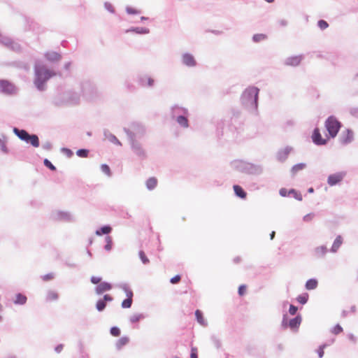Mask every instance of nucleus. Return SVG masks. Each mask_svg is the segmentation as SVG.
<instances>
[{
    "mask_svg": "<svg viewBox=\"0 0 358 358\" xmlns=\"http://www.w3.org/2000/svg\"><path fill=\"white\" fill-rule=\"evenodd\" d=\"M133 149L134 150V152H136V154L138 156H141V157H145V151L143 150V149L139 145H133Z\"/></svg>",
    "mask_w": 358,
    "mask_h": 358,
    "instance_id": "obj_24",
    "label": "nucleus"
},
{
    "mask_svg": "<svg viewBox=\"0 0 358 358\" xmlns=\"http://www.w3.org/2000/svg\"><path fill=\"white\" fill-rule=\"evenodd\" d=\"M110 334L113 336H119L120 335V330L119 328L114 327L110 329Z\"/></svg>",
    "mask_w": 358,
    "mask_h": 358,
    "instance_id": "obj_38",
    "label": "nucleus"
},
{
    "mask_svg": "<svg viewBox=\"0 0 358 358\" xmlns=\"http://www.w3.org/2000/svg\"><path fill=\"white\" fill-rule=\"evenodd\" d=\"M2 320V316L0 315V321Z\"/></svg>",
    "mask_w": 358,
    "mask_h": 358,
    "instance_id": "obj_59",
    "label": "nucleus"
},
{
    "mask_svg": "<svg viewBox=\"0 0 358 358\" xmlns=\"http://www.w3.org/2000/svg\"><path fill=\"white\" fill-rule=\"evenodd\" d=\"M157 185V180L154 178H150L146 181V186L149 189H153Z\"/></svg>",
    "mask_w": 358,
    "mask_h": 358,
    "instance_id": "obj_20",
    "label": "nucleus"
},
{
    "mask_svg": "<svg viewBox=\"0 0 358 358\" xmlns=\"http://www.w3.org/2000/svg\"><path fill=\"white\" fill-rule=\"evenodd\" d=\"M195 316L196 317L197 322L200 324H201L203 326L206 325V321H205V320L203 318V314H202V313L199 310H196Z\"/></svg>",
    "mask_w": 358,
    "mask_h": 358,
    "instance_id": "obj_23",
    "label": "nucleus"
},
{
    "mask_svg": "<svg viewBox=\"0 0 358 358\" xmlns=\"http://www.w3.org/2000/svg\"><path fill=\"white\" fill-rule=\"evenodd\" d=\"M289 194L293 195V196L298 201L302 200V195L296 190H294V189H289Z\"/></svg>",
    "mask_w": 358,
    "mask_h": 358,
    "instance_id": "obj_32",
    "label": "nucleus"
},
{
    "mask_svg": "<svg viewBox=\"0 0 358 358\" xmlns=\"http://www.w3.org/2000/svg\"><path fill=\"white\" fill-rule=\"evenodd\" d=\"M138 255H139V257L141 259V260L142 261V262L144 264H147L150 262V260L147 257L145 253L144 252V251L143 250H141L139 252H138Z\"/></svg>",
    "mask_w": 358,
    "mask_h": 358,
    "instance_id": "obj_31",
    "label": "nucleus"
},
{
    "mask_svg": "<svg viewBox=\"0 0 358 358\" xmlns=\"http://www.w3.org/2000/svg\"><path fill=\"white\" fill-rule=\"evenodd\" d=\"M181 277L179 275H176V276L171 278L170 282L172 284H177L180 281Z\"/></svg>",
    "mask_w": 358,
    "mask_h": 358,
    "instance_id": "obj_43",
    "label": "nucleus"
},
{
    "mask_svg": "<svg viewBox=\"0 0 358 358\" xmlns=\"http://www.w3.org/2000/svg\"><path fill=\"white\" fill-rule=\"evenodd\" d=\"M301 322V316L298 315L296 317L289 320V327L292 329H297L299 327Z\"/></svg>",
    "mask_w": 358,
    "mask_h": 358,
    "instance_id": "obj_13",
    "label": "nucleus"
},
{
    "mask_svg": "<svg viewBox=\"0 0 358 358\" xmlns=\"http://www.w3.org/2000/svg\"><path fill=\"white\" fill-rule=\"evenodd\" d=\"M233 188H234V192L237 196H238L241 199L246 198L247 194L241 186H239L238 185H234Z\"/></svg>",
    "mask_w": 358,
    "mask_h": 358,
    "instance_id": "obj_14",
    "label": "nucleus"
},
{
    "mask_svg": "<svg viewBox=\"0 0 358 358\" xmlns=\"http://www.w3.org/2000/svg\"><path fill=\"white\" fill-rule=\"evenodd\" d=\"M111 231V228L108 226H104L100 229V230H98L96 231V234L99 236H101V234H109Z\"/></svg>",
    "mask_w": 358,
    "mask_h": 358,
    "instance_id": "obj_27",
    "label": "nucleus"
},
{
    "mask_svg": "<svg viewBox=\"0 0 358 358\" xmlns=\"http://www.w3.org/2000/svg\"><path fill=\"white\" fill-rule=\"evenodd\" d=\"M308 192H313V188H310V189H308Z\"/></svg>",
    "mask_w": 358,
    "mask_h": 358,
    "instance_id": "obj_57",
    "label": "nucleus"
},
{
    "mask_svg": "<svg viewBox=\"0 0 358 358\" xmlns=\"http://www.w3.org/2000/svg\"><path fill=\"white\" fill-rule=\"evenodd\" d=\"M127 299L122 302V307L123 308H129L132 304L133 292L129 289H125Z\"/></svg>",
    "mask_w": 358,
    "mask_h": 358,
    "instance_id": "obj_8",
    "label": "nucleus"
},
{
    "mask_svg": "<svg viewBox=\"0 0 358 358\" xmlns=\"http://www.w3.org/2000/svg\"><path fill=\"white\" fill-rule=\"evenodd\" d=\"M312 139L313 141L316 145H324L329 139V137H328V136H326L325 138H322L320 132V129L318 128H316L313 131Z\"/></svg>",
    "mask_w": 358,
    "mask_h": 358,
    "instance_id": "obj_4",
    "label": "nucleus"
},
{
    "mask_svg": "<svg viewBox=\"0 0 358 358\" xmlns=\"http://www.w3.org/2000/svg\"><path fill=\"white\" fill-rule=\"evenodd\" d=\"M280 194L282 196L285 197V196L289 195L290 194H289V190H287L286 188H281L280 189Z\"/></svg>",
    "mask_w": 358,
    "mask_h": 358,
    "instance_id": "obj_46",
    "label": "nucleus"
},
{
    "mask_svg": "<svg viewBox=\"0 0 358 358\" xmlns=\"http://www.w3.org/2000/svg\"><path fill=\"white\" fill-rule=\"evenodd\" d=\"M345 173L342 172L330 175L327 180L328 184L330 186H334L340 182L343 179Z\"/></svg>",
    "mask_w": 358,
    "mask_h": 358,
    "instance_id": "obj_6",
    "label": "nucleus"
},
{
    "mask_svg": "<svg viewBox=\"0 0 358 358\" xmlns=\"http://www.w3.org/2000/svg\"><path fill=\"white\" fill-rule=\"evenodd\" d=\"M129 341V338L122 337L116 342V348L117 349H121L123 346L126 345Z\"/></svg>",
    "mask_w": 358,
    "mask_h": 358,
    "instance_id": "obj_22",
    "label": "nucleus"
},
{
    "mask_svg": "<svg viewBox=\"0 0 358 358\" xmlns=\"http://www.w3.org/2000/svg\"><path fill=\"white\" fill-rule=\"evenodd\" d=\"M317 280L315 279H310L306 283V288L308 290L314 289L317 286Z\"/></svg>",
    "mask_w": 358,
    "mask_h": 358,
    "instance_id": "obj_18",
    "label": "nucleus"
},
{
    "mask_svg": "<svg viewBox=\"0 0 358 358\" xmlns=\"http://www.w3.org/2000/svg\"><path fill=\"white\" fill-rule=\"evenodd\" d=\"M342 331H343V328L339 324L336 325L332 329V333L334 334H338L341 333Z\"/></svg>",
    "mask_w": 358,
    "mask_h": 358,
    "instance_id": "obj_41",
    "label": "nucleus"
},
{
    "mask_svg": "<svg viewBox=\"0 0 358 358\" xmlns=\"http://www.w3.org/2000/svg\"><path fill=\"white\" fill-rule=\"evenodd\" d=\"M301 61V57L300 56H295L289 57L286 61V64L288 66H298Z\"/></svg>",
    "mask_w": 358,
    "mask_h": 358,
    "instance_id": "obj_12",
    "label": "nucleus"
},
{
    "mask_svg": "<svg viewBox=\"0 0 358 358\" xmlns=\"http://www.w3.org/2000/svg\"><path fill=\"white\" fill-rule=\"evenodd\" d=\"M190 358H198L197 350L196 348H192L191 350Z\"/></svg>",
    "mask_w": 358,
    "mask_h": 358,
    "instance_id": "obj_48",
    "label": "nucleus"
},
{
    "mask_svg": "<svg viewBox=\"0 0 358 358\" xmlns=\"http://www.w3.org/2000/svg\"><path fill=\"white\" fill-rule=\"evenodd\" d=\"M63 345L60 344L55 348V351L58 353L61 352L63 350Z\"/></svg>",
    "mask_w": 358,
    "mask_h": 358,
    "instance_id": "obj_52",
    "label": "nucleus"
},
{
    "mask_svg": "<svg viewBox=\"0 0 358 358\" xmlns=\"http://www.w3.org/2000/svg\"><path fill=\"white\" fill-rule=\"evenodd\" d=\"M306 167V164L305 163H299V164H297L296 165H294L292 168V173L295 175L299 171H302Z\"/></svg>",
    "mask_w": 358,
    "mask_h": 358,
    "instance_id": "obj_19",
    "label": "nucleus"
},
{
    "mask_svg": "<svg viewBox=\"0 0 358 358\" xmlns=\"http://www.w3.org/2000/svg\"><path fill=\"white\" fill-rule=\"evenodd\" d=\"M13 131L21 140L24 141L27 143H30L34 148L39 146V139L36 135H30L27 131L23 129L20 130L17 128H15Z\"/></svg>",
    "mask_w": 358,
    "mask_h": 358,
    "instance_id": "obj_2",
    "label": "nucleus"
},
{
    "mask_svg": "<svg viewBox=\"0 0 358 358\" xmlns=\"http://www.w3.org/2000/svg\"><path fill=\"white\" fill-rule=\"evenodd\" d=\"M317 24L318 27L322 30L327 29L329 27L328 23L323 20H319Z\"/></svg>",
    "mask_w": 358,
    "mask_h": 358,
    "instance_id": "obj_37",
    "label": "nucleus"
},
{
    "mask_svg": "<svg viewBox=\"0 0 358 358\" xmlns=\"http://www.w3.org/2000/svg\"><path fill=\"white\" fill-rule=\"evenodd\" d=\"M324 346H320L317 350L320 358H322L324 355Z\"/></svg>",
    "mask_w": 358,
    "mask_h": 358,
    "instance_id": "obj_49",
    "label": "nucleus"
},
{
    "mask_svg": "<svg viewBox=\"0 0 358 358\" xmlns=\"http://www.w3.org/2000/svg\"><path fill=\"white\" fill-rule=\"evenodd\" d=\"M55 73L46 69L44 66L36 69L35 84L39 90H43L45 82L54 76Z\"/></svg>",
    "mask_w": 358,
    "mask_h": 358,
    "instance_id": "obj_1",
    "label": "nucleus"
},
{
    "mask_svg": "<svg viewBox=\"0 0 358 358\" xmlns=\"http://www.w3.org/2000/svg\"><path fill=\"white\" fill-rule=\"evenodd\" d=\"M275 236V231H273L271 234V239H273Z\"/></svg>",
    "mask_w": 358,
    "mask_h": 358,
    "instance_id": "obj_55",
    "label": "nucleus"
},
{
    "mask_svg": "<svg viewBox=\"0 0 358 358\" xmlns=\"http://www.w3.org/2000/svg\"><path fill=\"white\" fill-rule=\"evenodd\" d=\"M44 164L47 167H48L50 169H51L52 171H55L56 170L55 166L47 159H45L44 160Z\"/></svg>",
    "mask_w": 358,
    "mask_h": 358,
    "instance_id": "obj_42",
    "label": "nucleus"
},
{
    "mask_svg": "<svg viewBox=\"0 0 358 358\" xmlns=\"http://www.w3.org/2000/svg\"><path fill=\"white\" fill-rule=\"evenodd\" d=\"M112 286L108 282H101L100 283L96 288V292L99 294H101L106 291L111 289Z\"/></svg>",
    "mask_w": 358,
    "mask_h": 358,
    "instance_id": "obj_9",
    "label": "nucleus"
},
{
    "mask_svg": "<svg viewBox=\"0 0 358 358\" xmlns=\"http://www.w3.org/2000/svg\"><path fill=\"white\" fill-rule=\"evenodd\" d=\"M267 36L263 34H257L253 36V41L256 43L260 42L266 39Z\"/></svg>",
    "mask_w": 358,
    "mask_h": 358,
    "instance_id": "obj_30",
    "label": "nucleus"
},
{
    "mask_svg": "<svg viewBox=\"0 0 358 358\" xmlns=\"http://www.w3.org/2000/svg\"><path fill=\"white\" fill-rule=\"evenodd\" d=\"M106 244L105 245V249L108 251L110 250L111 248H112V245H113V242H112V238L110 236H107L106 238Z\"/></svg>",
    "mask_w": 358,
    "mask_h": 358,
    "instance_id": "obj_34",
    "label": "nucleus"
},
{
    "mask_svg": "<svg viewBox=\"0 0 358 358\" xmlns=\"http://www.w3.org/2000/svg\"><path fill=\"white\" fill-rule=\"evenodd\" d=\"M106 307V302L103 300H99L96 303V308L99 311H102Z\"/></svg>",
    "mask_w": 358,
    "mask_h": 358,
    "instance_id": "obj_35",
    "label": "nucleus"
},
{
    "mask_svg": "<svg viewBox=\"0 0 358 358\" xmlns=\"http://www.w3.org/2000/svg\"><path fill=\"white\" fill-rule=\"evenodd\" d=\"M182 62L188 66H194L196 64V61L194 57L190 54H185L182 56Z\"/></svg>",
    "mask_w": 358,
    "mask_h": 358,
    "instance_id": "obj_10",
    "label": "nucleus"
},
{
    "mask_svg": "<svg viewBox=\"0 0 358 358\" xmlns=\"http://www.w3.org/2000/svg\"><path fill=\"white\" fill-rule=\"evenodd\" d=\"M177 122L178 124H180L181 126L187 128L188 127V120L184 116H178L177 118Z\"/></svg>",
    "mask_w": 358,
    "mask_h": 358,
    "instance_id": "obj_26",
    "label": "nucleus"
},
{
    "mask_svg": "<svg viewBox=\"0 0 358 358\" xmlns=\"http://www.w3.org/2000/svg\"><path fill=\"white\" fill-rule=\"evenodd\" d=\"M46 58L50 61H59L61 59V56L56 52H50L45 54Z\"/></svg>",
    "mask_w": 358,
    "mask_h": 358,
    "instance_id": "obj_15",
    "label": "nucleus"
},
{
    "mask_svg": "<svg viewBox=\"0 0 358 358\" xmlns=\"http://www.w3.org/2000/svg\"><path fill=\"white\" fill-rule=\"evenodd\" d=\"M341 244H342V238H341V236H338L336 237V238L335 239V241L332 245V247H331L332 252H336L337 250L339 248V247L341 245Z\"/></svg>",
    "mask_w": 358,
    "mask_h": 358,
    "instance_id": "obj_21",
    "label": "nucleus"
},
{
    "mask_svg": "<svg viewBox=\"0 0 358 358\" xmlns=\"http://www.w3.org/2000/svg\"><path fill=\"white\" fill-rule=\"evenodd\" d=\"M314 217L313 214H308L306 216H304L303 219L305 221H310Z\"/></svg>",
    "mask_w": 358,
    "mask_h": 358,
    "instance_id": "obj_50",
    "label": "nucleus"
},
{
    "mask_svg": "<svg viewBox=\"0 0 358 358\" xmlns=\"http://www.w3.org/2000/svg\"><path fill=\"white\" fill-rule=\"evenodd\" d=\"M287 155H288V152H284V157H284V158H286V157H287Z\"/></svg>",
    "mask_w": 358,
    "mask_h": 358,
    "instance_id": "obj_56",
    "label": "nucleus"
},
{
    "mask_svg": "<svg viewBox=\"0 0 358 358\" xmlns=\"http://www.w3.org/2000/svg\"><path fill=\"white\" fill-rule=\"evenodd\" d=\"M353 132L350 129H345L340 136V141L343 144H348L353 140Z\"/></svg>",
    "mask_w": 358,
    "mask_h": 358,
    "instance_id": "obj_5",
    "label": "nucleus"
},
{
    "mask_svg": "<svg viewBox=\"0 0 358 358\" xmlns=\"http://www.w3.org/2000/svg\"><path fill=\"white\" fill-rule=\"evenodd\" d=\"M247 287L245 285H241L238 287V294L243 296L246 293Z\"/></svg>",
    "mask_w": 358,
    "mask_h": 358,
    "instance_id": "obj_39",
    "label": "nucleus"
},
{
    "mask_svg": "<svg viewBox=\"0 0 358 358\" xmlns=\"http://www.w3.org/2000/svg\"><path fill=\"white\" fill-rule=\"evenodd\" d=\"M146 80H147V82H148V85L149 86H152L153 85V83H154V80L153 79H152L150 78H146Z\"/></svg>",
    "mask_w": 358,
    "mask_h": 358,
    "instance_id": "obj_53",
    "label": "nucleus"
},
{
    "mask_svg": "<svg viewBox=\"0 0 358 358\" xmlns=\"http://www.w3.org/2000/svg\"><path fill=\"white\" fill-rule=\"evenodd\" d=\"M174 358H178V357H174Z\"/></svg>",
    "mask_w": 358,
    "mask_h": 358,
    "instance_id": "obj_60",
    "label": "nucleus"
},
{
    "mask_svg": "<svg viewBox=\"0 0 358 358\" xmlns=\"http://www.w3.org/2000/svg\"><path fill=\"white\" fill-rule=\"evenodd\" d=\"M59 298L58 294L55 291H48L46 294V301H53L57 300Z\"/></svg>",
    "mask_w": 358,
    "mask_h": 358,
    "instance_id": "obj_16",
    "label": "nucleus"
},
{
    "mask_svg": "<svg viewBox=\"0 0 358 358\" xmlns=\"http://www.w3.org/2000/svg\"><path fill=\"white\" fill-rule=\"evenodd\" d=\"M341 122L334 116H330L325 121V127L329 133L328 137L334 138L336 136L340 128Z\"/></svg>",
    "mask_w": 358,
    "mask_h": 358,
    "instance_id": "obj_3",
    "label": "nucleus"
},
{
    "mask_svg": "<svg viewBox=\"0 0 358 358\" xmlns=\"http://www.w3.org/2000/svg\"><path fill=\"white\" fill-rule=\"evenodd\" d=\"M101 280V278L99 277L92 276L91 278V282L93 284H99V283H100Z\"/></svg>",
    "mask_w": 358,
    "mask_h": 358,
    "instance_id": "obj_47",
    "label": "nucleus"
},
{
    "mask_svg": "<svg viewBox=\"0 0 358 358\" xmlns=\"http://www.w3.org/2000/svg\"><path fill=\"white\" fill-rule=\"evenodd\" d=\"M297 310H298L297 307L294 306V305H290L289 309V313L292 315H294L296 313Z\"/></svg>",
    "mask_w": 358,
    "mask_h": 358,
    "instance_id": "obj_45",
    "label": "nucleus"
},
{
    "mask_svg": "<svg viewBox=\"0 0 358 358\" xmlns=\"http://www.w3.org/2000/svg\"><path fill=\"white\" fill-rule=\"evenodd\" d=\"M133 31H135L138 34H148L149 33V29L146 28H136L132 29Z\"/></svg>",
    "mask_w": 358,
    "mask_h": 358,
    "instance_id": "obj_40",
    "label": "nucleus"
},
{
    "mask_svg": "<svg viewBox=\"0 0 358 358\" xmlns=\"http://www.w3.org/2000/svg\"><path fill=\"white\" fill-rule=\"evenodd\" d=\"M296 299L300 303L305 304L308 301V294L307 293H303L299 295Z\"/></svg>",
    "mask_w": 358,
    "mask_h": 358,
    "instance_id": "obj_29",
    "label": "nucleus"
},
{
    "mask_svg": "<svg viewBox=\"0 0 358 358\" xmlns=\"http://www.w3.org/2000/svg\"><path fill=\"white\" fill-rule=\"evenodd\" d=\"M0 90L4 92L13 94L15 91V87L7 80H0Z\"/></svg>",
    "mask_w": 358,
    "mask_h": 358,
    "instance_id": "obj_7",
    "label": "nucleus"
},
{
    "mask_svg": "<svg viewBox=\"0 0 358 358\" xmlns=\"http://www.w3.org/2000/svg\"><path fill=\"white\" fill-rule=\"evenodd\" d=\"M327 253V248L325 246H319L315 248L314 255L317 258L323 257Z\"/></svg>",
    "mask_w": 358,
    "mask_h": 358,
    "instance_id": "obj_11",
    "label": "nucleus"
},
{
    "mask_svg": "<svg viewBox=\"0 0 358 358\" xmlns=\"http://www.w3.org/2000/svg\"><path fill=\"white\" fill-rule=\"evenodd\" d=\"M106 137L108 141H110V142H112L115 144H117L119 145H122L121 143L120 142V141L114 135H113L111 134H106Z\"/></svg>",
    "mask_w": 358,
    "mask_h": 358,
    "instance_id": "obj_28",
    "label": "nucleus"
},
{
    "mask_svg": "<svg viewBox=\"0 0 358 358\" xmlns=\"http://www.w3.org/2000/svg\"><path fill=\"white\" fill-rule=\"evenodd\" d=\"M2 308H3V306H2V305L0 303V310H2Z\"/></svg>",
    "mask_w": 358,
    "mask_h": 358,
    "instance_id": "obj_58",
    "label": "nucleus"
},
{
    "mask_svg": "<svg viewBox=\"0 0 358 358\" xmlns=\"http://www.w3.org/2000/svg\"><path fill=\"white\" fill-rule=\"evenodd\" d=\"M143 318L144 316L142 314L136 313L130 317L129 320L131 323H136Z\"/></svg>",
    "mask_w": 358,
    "mask_h": 358,
    "instance_id": "obj_25",
    "label": "nucleus"
},
{
    "mask_svg": "<svg viewBox=\"0 0 358 358\" xmlns=\"http://www.w3.org/2000/svg\"><path fill=\"white\" fill-rule=\"evenodd\" d=\"M27 296L22 294H17L15 296V299L14 300V303L15 304H20L23 305L27 302Z\"/></svg>",
    "mask_w": 358,
    "mask_h": 358,
    "instance_id": "obj_17",
    "label": "nucleus"
},
{
    "mask_svg": "<svg viewBox=\"0 0 358 358\" xmlns=\"http://www.w3.org/2000/svg\"><path fill=\"white\" fill-rule=\"evenodd\" d=\"M127 12H128L129 13H136V12L134 11V9H132V8H127Z\"/></svg>",
    "mask_w": 358,
    "mask_h": 358,
    "instance_id": "obj_54",
    "label": "nucleus"
},
{
    "mask_svg": "<svg viewBox=\"0 0 358 358\" xmlns=\"http://www.w3.org/2000/svg\"><path fill=\"white\" fill-rule=\"evenodd\" d=\"M54 278V275L52 273H48V274H46L45 275H43L42 277V279L44 280V281H48V280H51Z\"/></svg>",
    "mask_w": 358,
    "mask_h": 358,
    "instance_id": "obj_44",
    "label": "nucleus"
},
{
    "mask_svg": "<svg viewBox=\"0 0 358 358\" xmlns=\"http://www.w3.org/2000/svg\"><path fill=\"white\" fill-rule=\"evenodd\" d=\"M89 151L85 149H80L76 152V154L80 157H87L88 156Z\"/></svg>",
    "mask_w": 358,
    "mask_h": 358,
    "instance_id": "obj_33",
    "label": "nucleus"
},
{
    "mask_svg": "<svg viewBox=\"0 0 358 358\" xmlns=\"http://www.w3.org/2000/svg\"><path fill=\"white\" fill-rule=\"evenodd\" d=\"M112 300H113V298L108 294H106L103 299V301H104L105 302L106 301H111Z\"/></svg>",
    "mask_w": 358,
    "mask_h": 358,
    "instance_id": "obj_51",
    "label": "nucleus"
},
{
    "mask_svg": "<svg viewBox=\"0 0 358 358\" xmlns=\"http://www.w3.org/2000/svg\"><path fill=\"white\" fill-rule=\"evenodd\" d=\"M101 171L106 173L107 176H110V167L107 164H102L101 166Z\"/></svg>",
    "mask_w": 358,
    "mask_h": 358,
    "instance_id": "obj_36",
    "label": "nucleus"
}]
</instances>
